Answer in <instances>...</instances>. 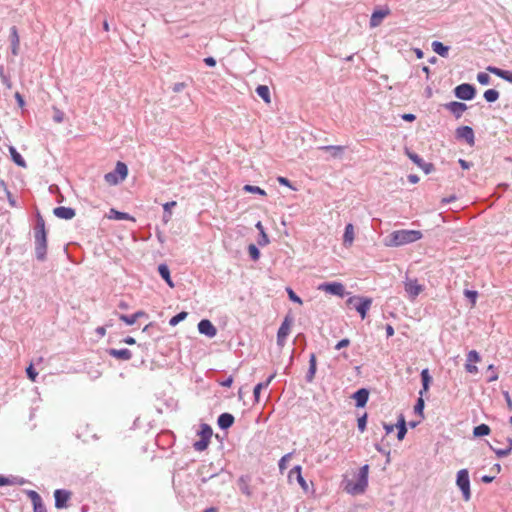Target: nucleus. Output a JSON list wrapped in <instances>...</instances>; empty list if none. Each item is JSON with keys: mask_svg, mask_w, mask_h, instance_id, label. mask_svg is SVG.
Wrapping results in <instances>:
<instances>
[{"mask_svg": "<svg viewBox=\"0 0 512 512\" xmlns=\"http://www.w3.org/2000/svg\"><path fill=\"white\" fill-rule=\"evenodd\" d=\"M35 256L38 261H45L47 254V230L45 220L39 211L36 212V223L34 226Z\"/></svg>", "mask_w": 512, "mask_h": 512, "instance_id": "1", "label": "nucleus"}, {"mask_svg": "<svg viewBox=\"0 0 512 512\" xmlns=\"http://www.w3.org/2000/svg\"><path fill=\"white\" fill-rule=\"evenodd\" d=\"M422 236V232L419 230H397L390 234L387 245L395 247L402 246L416 242L420 240Z\"/></svg>", "mask_w": 512, "mask_h": 512, "instance_id": "2", "label": "nucleus"}, {"mask_svg": "<svg viewBox=\"0 0 512 512\" xmlns=\"http://www.w3.org/2000/svg\"><path fill=\"white\" fill-rule=\"evenodd\" d=\"M369 465L365 464L359 469L356 482L347 481L345 491L351 495L363 494L368 486Z\"/></svg>", "mask_w": 512, "mask_h": 512, "instance_id": "3", "label": "nucleus"}, {"mask_svg": "<svg viewBox=\"0 0 512 512\" xmlns=\"http://www.w3.org/2000/svg\"><path fill=\"white\" fill-rule=\"evenodd\" d=\"M128 175L127 165L121 161H118L113 171L105 174L104 179L109 185H117Z\"/></svg>", "mask_w": 512, "mask_h": 512, "instance_id": "4", "label": "nucleus"}, {"mask_svg": "<svg viewBox=\"0 0 512 512\" xmlns=\"http://www.w3.org/2000/svg\"><path fill=\"white\" fill-rule=\"evenodd\" d=\"M348 306L353 307L365 319L368 310L372 305V299L368 297L351 296L346 301Z\"/></svg>", "mask_w": 512, "mask_h": 512, "instance_id": "5", "label": "nucleus"}, {"mask_svg": "<svg viewBox=\"0 0 512 512\" xmlns=\"http://www.w3.org/2000/svg\"><path fill=\"white\" fill-rule=\"evenodd\" d=\"M456 485L462 493L463 500L469 501L471 499V490L469 472L467 469H461L457 472Z\"/></svg>", "mask_w": 512, "mask_h": 512, "instance_id": "6", "label": "nucleus"}, {"mask_svg": "<svg viewBox=\"0 0 512 512\" xmlns=\"http://www.w3.org/2000/svg\"><path fill=\"white\" fill-rule=\"evenodd\" d=\"M454 95L460 100L469 101L475 97L476 89L472 84L462 83L455 87Z\"/></svg>", "mask_w": 512, "mask_h": 512, "instance_id": "7", "label": "nucleus"}, {"mask_svg": "<svg viewBox=\"0 0 512 512\" xmlns=\"http://www.w3.org/2000/svg\"><path fill=\"white\" fill-rule=\"evenodd\" d=\"M494 442L496 444H500L501 447H496L490 444V449L497 455V457L502 458L508 456L512 451V439L510 437H505L503 441L495 439Z\"/></svg>", "mask_w": 512, "mask_h": 512, "instance_id": "8", "label": "nucleus"}, {"mask_svg": "<svg viewBox=\"0 0 512 512\" xmlns=\"http://www.w3.org/2000/svg\"><path fill=\"white\" fill-rule=\"evenodd\" d=\"M404 288L410 300L416 297L424 290V286L419 284L416 279H407L404 282Z\"/></svg>", "mask_w": 512, "mask_h": 512, "instance_id": "9", "label": "nucleus"}, {"mask_svg": "<svg viewBox=\"0 0 512 512\" xmlns=\"http://www.w3.org/2000/svg\"><path fill=\"white\" fill-rule=\"evenodd\" d=\"M457 139L464 140L470 146L475 143L474 131L470 126H461L456 129Z\"/></svg>", "mask_w": 512, "mask_h": 512, "instance_id": "10", "label": "nucleus"}, {"mask_svg": "<svg viewBox=\"0 0 512 512\" xmlns=\"http://www.w3.org/2000/svg\"><path fill=\"white\" fill-rule=\"evenodd\" d=\"M319 289L339 297H343L345 293L344 285L339 282L321 284Z\"/></svg>", "mask_w": 512, "mask_h": 512, "instance_id": "11", "label": "nucleus"}, {"mask_svg": "<svg viewBox=\"0 0 512 512\" xmlns=\"http://www.w3.org/2000/svg\"><path fill=\"white\" fill-rule=\"evenodd\" d=\"M55 507L62 509L67 507V502L71 498V492L65 489H57L54 492Z\"/></svg>", "mask_w": 512, "mask_h": 512, "instance_id": "12", "label": "nucleus"}, {"mask_svg": "<svg viewBox=\"0 0 512 512\" xmlns=\"http://www.w3.org/2000/svg\"><path fill=\"white\" fill-rule=\"evenodd\" d=\"M480 360H481V357L476 350L469 351L467 354V362L465 364L466 371L471 374L478 373L477 366L473 365L472 363L479 362Z\"/></svg>", "mask_w": 512, "mask_h": 512, "instance_id": "13", "label": "nucleus"}, {"mask_svg": "<svg viewBox=\"0 0 512 512\" xmlns=\"http://www.w3.org/2000/svg\"><path fill=\"white\" fill-rule=\"evenodd\" d=\"M198 330L201 334L206 335L209 338H213L217 334L216 327L208 319H202L198 323Z\"/></svg>", "mask_w": 512, "mask_h": 512, "instance_id": "14", "label": "nucleus"}, {"mask_svg": "<svg viewBox=\"0 0 512 512\" xmlns=\"http://www.w3.org/2000/svg\"><path fill=\"white\" fill-rule=\"evenodd\" d=\"M444 108L450 111L456 119H459L462 114L467 110V105L462 102L452 101L444 104Z\"/></svg>", "mask_w": 512, "mask_h": 512, "instance_id": "15", "label": "nucleus"}, {"mask_svg": "<svg viewBox=\"0 0 512 512\" xmlns=\"http://www.w3.org/2000/svg\"><path fill=\"white\" fill-rule=\"evenodd\" d=\"M319 150L328 152L333 159H341L343 157L345 146L340 145H327L318 147Z\"/></svg>", "mask_w": 512, "mask_h": 512, "instance_id": "16", "label": "nucleus"}, {"mask_svg": "<svg viewBox=\"0 0 512 512\" xmlns=\"http://www.w3.org/2000/svg\"><path fill=\"white\" fill-rule=\"evenodd\" d=\"M407 155L413 163L421 168L426 174H429L433 170V164L425 162L419 155L411 152H408Z\"/></svg>", "mask_w": 512, "mask_h": 512, "instance_id": "17", "label": "nucleus"}, {"mask_svg": "<svg viewBox=\"0 0 512 512\" xmlns=\"http://www.w3.org/2000/svg\"><path fill=\"white\" fill-rule=\"evenodd\" d=\"M53 214L60 219L70 220L74 218L76 212L73 208L59 206L54 208Z\"/></svg>", "mask_w": 512, "mask_h": 512, "instance_id": "18", "label": "nucleus"}, {"mask_svg": "<svg viewBox=\"0 0 512 512\" xmlns=\"http://www.w3.org/2000/svg\"><path fill=\"white\" fill-rule=\"evenodd\" d=\"M107 353L113 358L124 360V361L130 360L132 358V352L127 348H123V349L111 348L107 351Z\"/></svg>", "mask_w": 512, "mask_h": 512, "instance_id": "19", "label": "nucleus"}, {"mask_svg": "<svg viewBox=\"0 0 512 512\" xmlns=\"http://www.w3.org/2000/svg\"><path fill=\"white\" fill-rule=\"evenodd\" d=\"M289 331H290V324H289L288 319L286 318L283 321V323L281 324V326L279 327L278 332H277V344L278 345H280V346L284 345L285 340L289 334Z\"/></svg>", "mask_w": 512, "mask_h": 512, "instance_id": "20", "label": "nucleus"}, {"mask_svg": "<svg viewBox=\"0 0 512 512\" xmlns=\"http://www.w3.org/2000/svg\"><path fill=\"white\" fill-rule=\"evenodd\" d=\"M352 397L356 401L357 407H364L369 399V391L365 388H361L357 390Z\"/></svg>", "mask_w": 512, "mask_h": 512, "instance_id": "21", "label": "nucleus"}, {"mask_svg": "<svg viewBox=\"0 0 512 512\" xmlns=\"http://www.w3.org/2000/svg\"><path fill=\"white\" fill-rule=\"evenodd\" d=\"M234 420L235 419L232 414L225 412L219 415L217 423L221 429L226 430L233 425Z\"/></svg>", "mask_w": 512, "mask_h": 512, "instance_id": "22", "label": "nucleus"}, {"mask_svg": "<svg viewBox=\"0 0 512 512\" xmlns=\"http://www.w3.org/2000/svg\"><path fill=\"white\" fill-rule=\"evenodd\" d=\"M11 52L14 56L18 55L20 39L15 26L10 29Z\"/></svg>", "mask_w": 512, "mask_h": 512, "instance_id": "23", "label": "nucleus"}, {"mask_svg": "<svg viewBox=\"0 0 512 512\" xmlns=\"http://www.w3.org/2000/svg\"><path fill=\"white\" fill-rule=\"evenodd\" d=\"M487 70L490 73H492V74H494V75H496V76H498V77H500V78H502V79L512 83V71L503 70V69H500V68H497V67H494V66H488Z\"/></svg>", "mask_w": 512, "mask_h": 512, "instance_id": "24", "label": "nucleus"}, {"mask_svg": "<svg viewBox=\"0 0 512 512\" xmlns=\"http://www.w3.org/2000/svg\"><path fill=\"white\" fill-rule=\"evenodd\" d=\"M302 468L301 466L297 465L295 467H293L290 472H289V478L292 479L294 476L296 477V480L297 482L299 483V485L304 489L306 490L307 489V483L305 481V479L303 478L302 476Z\"/></svg>", "mask_w": 512, "mask_h": 512, "instance_id": "25", "label": "nucleus"}, {"mask_svg": "<svg viewBox=\"0 0 512 512\" xmlns=\"http://www.w3.org/2000/svg\"><path fill=\"white\" fill-rule=\"evenodd\" d=\"M317 371V360L316 355L312 353L309 357V369L306 374V381L311 383L315 377Z\"/></svg>", "mask_w": 512, "mask_h": 512, "instance_id": "26", "label": "nucleus"}, {"mask_svg": "<svg viewBox=\"0 0 512 512\" xmlns=\"http://www.w3.org/2000/svg\"><path fill=\"white\" fill-rule=\"evenodd\" d=\"M389 14L388 10H376L372 13L370 18V26L377 27L381 24L382 20Z\"/></svg>", "mask_w": 512, "mask_h": 512, "instance_id": "27", "label": "nucleus"}, {"mask_svg": "<svg viewBox=\"0 0 512 512\" xmlns=\"http://www.w3.org/2000/svg\"><path fill=\"white\" fill-rule=\"evenodd\" d=\"M354 242V226L349 223L345 226L343 235V244L345 247H350Z\"/></svg>", "mask_w": 512, "mask_h": 512, "instance_id": "28", "label": "nucleus"}, {"mask_svg": "<svg viewBox=\"0 0 512 512\" xmlns=\"http://www.w3.org/2000/svg\"><path fill=\"white\" fill-rule=\"evenodd\" d=\"M144 316H146V313L144 311H137L132 315L120 314L119 319L127 325H133L140 317Z\"/></svg>", "mask_w": 512, "mask_h": 512, "instance_id": "29", "label": "nucleus"}, {"mask_svg": "<svg viewBox=\"0 0 512 512\" xmlns=\"http://www.w3.org/2000/svg\"><path fill=\"white\" fill-rule=\"evenodd\" d=\"M431 46H432V50L439 56L444 57V58L448 57L449 47L445 46L442 42L433 41Z\"/></svg>", "mask_w": 512, "mask_h": 512, "instance_id": "30", "label": "nucleus"}, {"mask_svg": "<svg viewBox=\"0 0 512 512\" xmlns=\"http://www.w3.org/2000/svg\"><path fill=\"white\" fill-rule=\"evenodd\" d=\"M158 272H159L160 276L168 284V286L173 288L174 287V282L171 279L169 267L166 264H160L158 266Z\"/></svg>", "mask_w": 512, "mask_h": 512, "instance_id": "31", "label": "nucleus"}, {"mask_svg": "<svg viewBox=\"0 0 512 512\" xmlns=\"http://www.w3.org/2000/svg\"><path fill=\"white\" fill-rule=\"evenodd\" d=\"M275 378V373L274 374H271L265 382H261V383H258L255 387H254V390H253V394H254V398H255V401L258 402L259 401V396H260V392L263 388H267L269 386V384L271 383V381Z\"/></svg>", "mask_w": 512, "mask_h": 512, "instance_id": "32", "label": "nucleus"}, {"mask_svg": "<svg viewBox=\"0 0 512 512\" xmlns=\"http://www.w3.org/2000/svg\"><path fill=\"white\" fill-rule=\"evenodd\" d=\"M108 218L114 219V220H132V221H134V218L132 216H130L128 213L120 212L114 208L110 209Z\"/></svg>", "mask_w": 512, "mask_h": 512, "instance_id": "33", "label": "nucleus"}, {"mask_svg": "<svg viewBox=\"0 0 512 512\" xmlns=\"http://www.w3.org/2000/svg\"><path fill=\"white\" fill-rule=\"evenodd\" d=\"M395 427L398 429V433H397L398 440H403L407 433L406 422H405L403 415H400L397 423L395 424Z\"/></svg>", "mask_w": 512, "mask_h": 512, "instance_id": "34", "label": "nucleus"}, {"mask_svg": "<svg viewBox=\"0 0 512 512\" xmlns=\"http://www.w3.org/2000/svg\"><path fill=\"white\" fill-rule=\"evenodd\" d=\"M238 486L240 491L245 494L246 496H251L252 491L249 486V477L248 476H241L238 480Z\"/></svg>", "mask_w": 512, "mask_h": 512, "instance_id": "35", "label": "nucleus"}, {"mask_svg": "<svg viewBox=\"0 0 512 512\" xmlns=\"http://www.w3.org/2000/svg\"><path fill=\"white\" fill-rule=\"evenodd\" d=\"M9 152H10V155H11V158L12 160L14 161L15 164H17L18 166L20 167H26V162L24 160V158L21 156V154L16 150L15 147L13 146H10L9 147Z\"/></svg>", "mask_w": 512, "mask_h": 512, "instance_id": "36", "label": "nucleus"}, {"mask_svg": "<svg viewBox=\"0 0 512 512\" xmlns=\"http://www.w3.org/2000/svg\"><path fill=\"white\" fill-rule=\"evenodd\" d=\"M256 93L259 97H261L266 103H270L271 102V99H270V90L268 88V86L266 85H259L257 88H256Z\"/></svg>", "mask_w": 512, "mask_h": 512, "instance_id": "37", "label": "nucleus"}, {"mask_svg": "<svg viewBox=\"0 0 512 512\" xmlns=\"http://www.w3.org/2000/svg\"><path fill=\"white\" fill-rule=\"evenodd\" d=\"M421 381H422V387L423 389L420 391V394L422 395L424 391H427L429 389V385L432 381V378L429 374L428 369H424L421 372Z\"/></svg>", "mask_w": 512, "mask_h": 512, "instance_id": "38", "label": "nucleus"}, {"mask_svg": "<svg viewBox=\"0 0 512 512\" xmlns=\"http://www.w3.org/2000/svg\"><path fill=\"white\" fill-rule=\"evenodd\" d=\"M490 427L486 424H480L476 427H474V430H473V435L475 437H482V436H487L490 434Z\"/></svg>", "mask_w": 512, "mask_h": 512, "instance_id": "39", "label": "nucleus"}, {"mask_svg": "<svg viewBox=\"0 0 512 512\" xmlns=\"http://www.w3.org/2000/svg\"><path fill=\"white\" fill-rule=\"evenodd\" d=\"M213 431L212 428L208 424H201L200 431L198 432V435L200 438L208 439L210 440L212 437Z\"/></svg>", "mask_w": 512, "mask_h": 512, "instance_id": "40", "label": "nucleus"}, {"mask_svg": "<svg viewBox=\"0 0 512 512\" xmlns=\"http://www.w3.org/2000/svg\"><path fill=\"white\" fill-rule=\"evenodd\" d=\"M484 98L487 102H495L499 98V92L495 89H488L484 92Z\"/></svg>", "mask_w": 512, "mask_h": 512, "instance_id": "41", "label": "nucleus"}, {"mask_svg": "<svg viewBox=\"0 0 512 512\" xmlns=\"http://www.w3.org/2000/svg\"><path fill=\"white\" fill-rule=\"evenodd\" d=\"M210 443V440L208 439H204V438H200V440L196 441L194 444H193V448L196 450V451H204L207 449L208 445Z\"/></svg>", "mask_w": 512, "mask_h": 512, "instance_id": "42", "label": "nucleus"}, {"mask_svg": "<svg viewBox=\"0 0 512 512\" xmlns=\"http://www.w3.org/2000/svg\"><path fill=\"white\" fill-rule=\"evenodd\" d=\"M243 190L248 193L259 194L262 196L266 195V192L262 188H260L258 186L249 185V184L245 185L243 187Z\"/></svg>", "mask_w": 512, "mask_h": 512, "instance_id": "43", "label": "nucleus"}, {"mask_svg": "<svg viewBox=\"0 0 512 512\" xmlns=\"http://www.w3.org/2000/svg\"><path fill=\"white\" fill-rule=\"evenodd\" d=\"M188 313L185 312V311H182L178 314H176L175 316H173L170 320H169V324L171 326H176L178 323H180L181 321H183L186 317H187Z\"/></svg>", "mask_w": 512, "mask_h": 512, "instance_id": "44", "label": "nucleus"}, {"mask_svg": "<svg viewBox=\"0 0 512 512\" xmlns=\"http://www.w3.org/2000/svg\"><path fill=\"white\" fill-rule=\"evenodd\" d=\"M248 253L251 259L254 261H257L260 257V251L255 244H250L248 246Z\"/></svg>", "mask_w": 512, "mask_h": 512, "instance_id": "45", "label": "nucleus"}, {"mask_svg": "<svg viewBox=\"0 0 512 512\" xmlns=\"http://www.w3.org/2000/svg\"><path fill=\"white\" fill-rule=\"evenodd\" d=\"M477 80L482 85H488L490 83V76L485 72H480L477 75Z\"/></svg>", "mask_w": 512, "mask_h": 512, "instance_id": "46", "label": "nucleus"}, {"mask_svg": "<svg viewBox=\"0 0 512 512\" xmlns=\"http://www.w3.org/2000/svg\"><path fill=\"white\" fill-rule=\"evenodd\" d=\"M54 115L53 120L56 123H61L64 120V112L58 109L57 107H53Z\"/></svg>", "mask_w": 512, "mask_h": 512, "instance_id": "47", "label": "nucleus"}, {"mask_svg": "<svg viewBox=\"0 0 512 512\" xmlns=\"http://www.w3.org/2000/svg\"><path fill=\"white\" fill-rule=\"evenodd\" d=\"M366 424H367V414L365 413L363 416L358 418V429L361 432H364L366 429Z\"/></svg>", "mask_w": 512, "mask_h": 512, "instance_id": "48", "label": "nucleus"}, {"mask_svg": "<svg viewBox=\"0 0 512 512\" xmlns=\"http://www.w3.org/2000/svg\"><path fill=\"white\" fill-rule=\"evenodd\" d=\"M287 293L289 296V299L295 303L302 304V300L299 296L295 294V292L291 288H287Z\"/></svg>", "mask_w": 512, "mask_h": 512, "instance_id": "49", "label": "nucleus"}, {"mask_svg": "<svg viewBox=\"0 0 512 512\" xmlns=\"http://www.w3.org/2000/svg\"><path fill=\"white\" fill-rule=\"evenodd\" d=\"M16 484L15 478L5 477L0 475V487L5 485Z\"/></svg>", "mask_w": 512, "mask_h": 512, "instance_id": "50", "label": "nucleus"}, {"mask_svg": "<svg viewBox=\"0 0 512 512\" xmlns=\"http://www.w3.org/2000/svg\"><path fill=\"white\" fill-rule=\"evenodd\" d=\"M26 373H27V376L28 378L31 380V381H36V378H37V375L38 373L36 372V370L34 369V367L32 365H30L27 369H26Z\"/></svg>", "mask_w": 512, "mask_h": 512, "instance_id": "51", "label": "nucleus"}, {"mask_svg": "<svg viewBox=\"0 0 512 512\" xmlns=\"http://www.w3.org/2000/svg\"><path fill=\"white\" fill-rule=\"evenodd\" d=\"M28 497L31 499L32 504L37 503L39 500H41V496L34 490L27 491Z\"/></svg>", "mask_w": 512, "mask_h": 512, "instance_id": "52", "label": "nucleus"}, {"mask_svg": "<svg viewBox=\"0 0 512 512\" xmlns=\"http://www.w3.org/2000/svg\"><path fill=\"white\" fill-rule=\"evenodd\" d=\"M33 509H34V512H47L42 499L39 500L37 503H33Z\"/></svg>", "mask_w": 512, "mask_h": 512, "instance_id": "53", "label": "nucleus"}, {"mask_svg": "<svg viewBox=\"0 0 512 512\" xmlns=\"http://www.w3.org/2000/svg\"><path fill=\"white\" fill-rule=\"evenodd\" d=\"M464 294L467 298L470 299V301L472 302V304H475L476 302V299H477V296H478V293L476 291H473V290H465L464 291Z\"/></svg>", "mask_w": 512, "mask_h": 512, "instance_id": "54", "label": "nucleus"}, {"mask_svg": "<svg viewBox=\"0 0 512 512\" xmlns=\"http://www.w3.org/2000/svg\"><path fill=\"white\" fill-rule=\"evenodd\" d=\"M423 409H424V400L420 397L414 406V410H415V413L422 415Z\"/></svg>", "mask_w": 512, "mask_h": 512, "instance_id": "55", "label": "nucleus"}, {"mask_svg": "<svg viewBox=\"0 0 512 512\" xmlns=\"http://www.w3.org/2000/svg\"><path fill=\"white\" fill-rule=\"evenodd\" d=\"M291 453L284 455L279 461V469L282 471L286 469V462L291 458Z\"/></svg>", "mask_w": 512, "mask_h": 512, "instance_id": "56", "label": "nucleus"}, {"mask_svg": "<svg viewBox=\"0 0 512 512\" xmlns=\"http://www.w3.org/2000/svg\"><path fill=\"white\" fill-rule=\"evenodd\" d=\"M350 345V340L348 338H344L342 340H340L336 345H335V349L336 350H341L347 346Z\"/></svg>", "mask_w": 512, "mask_h": 512, "instance_id": "57", "label": "nucleus"}, {"mask_svg": "<svg viewBox=\"0 0 512 512\" xmlns=\"http://www.w3.org/2000/svg\"><path fill=\"white\" fill-rule=\"evenodd\" d=\"M268 243H269L268 236H267V234L264 231H262V233L260 234V239L258 240V244L260 246H265Z\"/></svg>", "mask_w": 512, "mask_h": 512, "instance_id": "58", "label": "nucleus"}, {"mask_svg": "<svg viewBox=\"0 0 512 512\" xmlns=\"http://www.w3.org/2000/svg\"><path fill=\"white\" fill-rule=\"evenodd\" d=\"M185 87L186 84L184 82H178L173 85L172 90L175 93H180Z\"/></svg>", "mask_w": 512, "mask_h": 512, "instance_id": "59", "label": "nucleus"}, {"mask_svg": "<svg viewBox=\"0 0 512 512\" xmlns=\"http://www.w3.org/2000/svg\"><path fill=\"white\" fill-rule=\"evenodd\" d=\"M277 181H278V183H279V184H281V185L288 186V187H290V188L294 189V188L292 187V185H291V182H290L286 177L279 176V177L277 178Z\"/></svg>", "mask_w": 512, "mask_h": 512, "instance_id": "60", "label": "nucleus"}, {"mask_svg": "<svg viewBox=\"0 0 512 512\" xmlns=\"http://www.w3.org/2000/svg\"><path fill=\"white\" fill-rule=\"evenodd\" d=\"M503 396H504L505 401H506V403H507V407H508V409H509V410H512V399H511V397H510L509 392H508V391H504V392H503Z\"/></svg>", "mask_w": 512, "mask_h": 512, "instance_id": "61", "label": "nucleus"}, {"mask_svg": "<svg viewBox=\"0 0 512 512\" xmlns=\"http://www.w3.org/2000/svg\"><path fill=\"white\" fill-rule=\"evenodd\" d=\"M176 206V202L175 201H171V202H167L163 205V209L165 212H169L171 213V208Z\"/></svg>", "mask_w": 512, "mask_h": 512, "instance_id": "62", "label": "nucleus"}, {"mask_svg": "<svg viewBox=\"0 0 512 512\" xmlns=\"http://www.w3.org/2000/svg\"><path fill=\"white\" fill-rule=\"evenodd\" d=\"M204 63L209 67H214L216 65V60L213 57H206L204 59Z\"/></svg>", "mask_w": 512, "mask_h": 512, "instance_id": "63", "label": "nucleus"}, {"mask_svg": "<svg viewBox=\"0 0 512 512\" xmlns=\"http://www.w3.org/2000/svg\"><path fill=\"white\" fill-rule=\"evenodd\" d=\"M233 383V377L232 376H229L227 379H225L224 381L220 382V385L223 386V387H230Z\"/></svg>", "mask_w": 512, "mask_h": 512, "instance_id": "64", "label": "nucleus"}]
</instances>
